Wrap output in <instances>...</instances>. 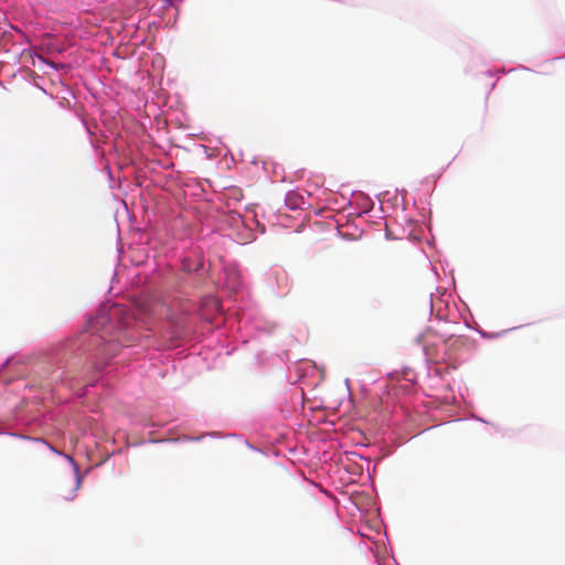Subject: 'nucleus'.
Masks as SVG:
<instances>
[{"instance_id": "obj_1", "label": "nucleus", "mask_w": 565, "mask_h": 565, "mask_svg": "<svg viewBox=\"0 0 565 565\" xmlns=\"http://www.w3.org/2000/svg\"><path fill=\"white\" fill-rule=\"evenodd\" d=\"M131 317L128 310L121 305H113L108 308H102L95 318L89 322L92 332L99 333V337L107 341H120L116 332H121L130 324Z\"/></svg>"}, {"instance_id": "obj_2", "label": "nucleus", "mask_w": 565, "mask_h": 565, "mask_svg": "<svg viewBox=\"0 0 565 565\" xmlns=\"http://www.w3.org/2000/svg\"><path fill=\"white\" fill-rule=\"evenodd\" d=\"M164 317L168 321H170L172 324L179 327L183 323V316H173L171 313V310L169 308L166 309Z\"/></svg>"}]
</instances>
